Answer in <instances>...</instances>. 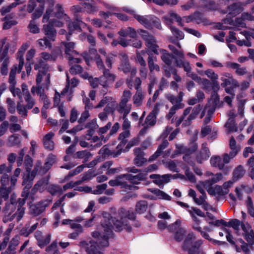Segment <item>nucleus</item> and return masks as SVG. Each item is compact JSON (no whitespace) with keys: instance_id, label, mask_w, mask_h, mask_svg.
I'll return each mask as SVG.
<instances>
[{"instance_id":"f257e3e1","label":"nucleus","mask_w":254,"mask_h":254,"mask_svg":"<svg viewBox=\"0 0 254 254\" xmlns=\"http://www.w3.org/2000/svg\"><path fill=\"white\" fill-rule=\"evenodd\" d=\"M103 217L104 220L101 225L104 228V234L94 231L92 232V236L97 239L96 242L90 241L87 243L84 241L80 242L81 246L85 248L89 254H103L100 250L101 248L108 247L109 239L113 234L112 229H114L116 232H120L125 227L124 220H122L121 217L119 220L108 213H104Z\"/></svg>"},{"instance_id":"f03ea898","label":"nucleus","mask_w":254,"mask_h":254,"mask_svg":"<svg viewBox=\"0 0 254 254\" xmlns=\"http://www.w3.org/2000/svg\"><path fill=\"white\" fill-rule=\"evenodd\" d=\"M195 237L193 233H189L185 238L182 248L184 251H187L188 254H196L198 253L199 248L202 244L203 241L199 240L193 242Z\"/></svg>"},{"instance_id":"7ed1b4c3","label":"nucleus","mask_w":254,"mask_h":254,"mask_svg":"<svg viewBox=\"0 0 254 254\" xmlns=\"http://www.w3.org/2000/svg\"><path fill=\"white\" fill-rule=\"evenodd\" d=\"M139 35L145 42V45L147 47L146 53L147 54H154L159 55V46L156 43V40L155 37L150 34L147 31L140 29L138 31Z\"/></svg>"},{"instance_id":"20e7f679","label":"nucleus","mask_w":254,"mask_h":254,"mask_svg":"<svg viewBox=\"0 0 254 254\" xmlns=\"http://www.w3.org/2000/svg\"><path fill=\"white\" fill-rule=\"evenodd\" d=\"M134 18L146 28L149 29L154 27L159 30L162 29L160 20L153 15H135Z\"/></svg>"},{"instance_id":"39448f33","label":"nucleus","mask_w":254,"mask_h":254,"mask_svg":"<svg viewBox=\"0 0 254 254\" xmlns=\"http://www.w3.org/2000/svg\"><path fill=\"white\" fill-rule=\"evenodd\" d=\"M45 0H29L27 6V11L28 13H32L35 8L38 6L37 8L32 14V19L35 20L40 18L43 13L45 8Z\"/></svg>"},{"instance_id":"423d86ee","label":"nucleus","mask_w":254,"mask_h":254,"mask_svg":"<svg viewBox=\"0 0 254 254\" xmlns=\"http://www.w3.org/2000/svg\"><path fill=\"white\" fill-rule=\"evenodd\" d=\"M63 25V23L61 21L54 19H51L48 24L43 25L42 30L46 37L48 38L50 41L54 42L56 40L57 33L54 26L62 27Z\"/></svg>"},{"instance_id":"0eeeda50","label":"nucleus","mask_w":254,"mask_h":254,"mask_svg":"<svg viewBox=\"0 0 254 254\" xmlns=\"http://www.w3.org/2000/svg\"><path fill=\"white\" fill-rule=\"evenodd\" d=\"M16 208V204L11 199L10 203L7 202L5 203L4 207L2 210V213L4 215L3 218V222L6 223L12 221L16 216V214H12L13 212L15 210Z\"/></svg>"},{"instance_id":"6e6552de","label":"nucleus","mask_w":254,"mask_h":254,"mask_svg":"<svg viewBox=\"0 0 254 254\" xmlns=\"http://www.w3.org/2000/svg\"><path fill=\"white\" fill-rule=\"evenodd\" d=\"M83 24L84 23L82 22L80 17L77 16V15H75L74 20L69 21L68 23V34L66 36L67 41L70 40V37L72 34L73 31H82L81 25Z\"/></svg>"},{"instance_id":"1a4fd4ad","label":"nucleus","mask_w":254,"mask_h":254,"mask_svg":"<svg viewBox=\"0 0 254 254\" xmlns=\"http://www.w3.org/2000/svg\"><path fill=\"white\" fill-rule=\"evenodd\" d=\"M9 48V44L5 46L1 55L0 56V62H2L0 68V72L2 75H6L8 73V64L9 63L8 52Z\"/></svg>"},{"instance_id":"9d476101","label":"nucleus","mask_w":254,"mask_h":254,"mask_svg":"<svg viewBox=\"0 0 254 254\" xmlns=\"http://www.w3.org/2000/svg\"><path fill=\"white\" fill-rule=\"evenodd\" d=\"M147 174L146 173H140L136 175H132L130 174H126L119 176L120 179L125 178L127 180L129 181L133 184H139V181L145 180Z\"/></svg>"},{"instance_id":"9b49d317","label":"nucleus","mask_w":254,"mask_h":254,"mask_svg":"<svg viewBox=\"0 0 254 254\" xmlns=\"http://www.w3.org/2000/svg\"><path fill=\"white\" fill-rule=\"evenodd\" d=\"M213 84L211 98L208 100L207 104L217 107L220 102L219 96L217 94V92L220 89V86L219 83L216 82H214Z\"/></svg>"},{"instance_id":"f8f14e48","label":"nucleus","mask_w":254,"mask_h":254,"mask_svg":"<svg viewBox=\"0 0 254 254\" xmlns=\"http://www.w3.org/2000/svg\"><path fill=\"white\" fill-rule=\"evenodd\" d=\"M46 202V201H41L34 205H31L30 207L31 214L34 216H37L42 213L48 205V203H45Z\"/></svg>"},{"instance_id":"ddd939ff","label":"nucleus","mask_w":254,"mask_h":254,"mask_svg":"<svg viewBox=\"0 0 254 254\" xmlns=\"http://www.w3.org/2000/svg\"><path fill=\"white\" fill-rule=\"evenodd\" d=\"M210 156L209 148L204 144H202L201 150L196 154L195 159L199 164L202 163L204 160H207Z\"/></svg>"},{"instance_id":"4468645a","label":"nucleus","mask_w":254,"mask_h":254,"mask_svg":"<svg viewBox=\"0 0 254 254\" xmlns=\"http://www.w3.org/2000/svg\"><path fill=\"white\" fill-rule=\"evenodd\" d=\"M134 151L136 154L133 159L134 164L137 167L143 166L147 162V159L144 157V153L140 148H135Z\"/></svg>"},{"instance_id":"2eb2a0df","label":"nucleus","mask_w":254,"mask_h":254,"mask_svg":"<svg viewBox=\"0 0 254 254\" xmlns=\"http://www.w3.org/2000/svg\"><path fill=\"white\" fill-rule=\"evenodd\" d=\"M158 103H156L153 110L148 115L145 119V123L149 126L154 125L156 123V117L159 112Z\"/></svg>"},{"instance_id":"dca6fc26","label":"nucleus","mask_w":254,"mask_h":254,"mask_svg":"<svg viewBox=\"0 0 254 254\" xmlns=\"http://www.w3.org/2000/svg\"><path fill=\"white\" fill-rule=\"evenodd\" d=\"M160 53L161 54V59L162 61L168 66H170L172 63V60L176 59V56L163 49H160Z\"/></svg>"},{"instance_id":"f3484780","label":"nucleus","mask_w":254,"mask_h":254,"mask_svg":"<svg viewBox=\"0 0 254 254\" xmlns=\"http://www.w3.org/2000/svg\"><path fill=\"white\" fill-rule=\"evenodd\" d=\"M119 214L122 217V220L127 218L131 220H134L136 218V213L132 210H127L122 207L119 210Z\"/></svg>"},{"instance_id":"a211bd4d","label":"nucleus","mask_w":254,"mask_h":254,"mask_svg":"<svg viewBox=\"0 0 254 254\" xmlns=\"http://www.w3.org/2000/svg\"><path fill=\"white\" fill-rule=\"evenodd\" d=\"M226 66L229 68L235 69L236 74L239 75H244L247 72L246 67H240V65L236 63L228 62L226 63Z\"/></svg>"},{"instance_id":"6ab92c4d","label":"nucleus","mask_w":254,"mask_h":254,"mask_svg":"<svg viewBox=\"0 0 254 254\" xmlns=\"http://www.w3.org/2000/svg\"><path fill=\"white\" fill-rule=\"evenodd\" d=\"M121 179L119 178V176L115 180H111L109 181V184L111 186H122V188H125L126 189H128L130 190H132V188H138L137 187L133 186L132 185H128L126 184V182H123L120 180Z\"/></svg>"},{"instance_id":"aec40b11","label":"nucleus","mask_w":254,"mask_h":254,"mask_svg":"<svg viewBox=\"0 0 254 254\" xmlns=\"http://www.w3.org/2000/svg\"><path fill=\"white\" fill-rule=\"evenodd\" d=\"M228 14L232 16H235L240 13L242 8L239 3H234L227 7Z\"/></svg>"},{"instance_id":"412c9836","label":"nucleus","mask_w":254,"mask_h":254,"mask_svg":"<svg viewBox=\"0 0 254 254\" xmlns=\"http://www.w3.org/2000/svg\"><path fill=\"white\" fill-rule=\"evenodd\" d=\"M92 156L91 153L87 150L78 151L73 154V158L84 159L83 163L88 161L89 158Z\"/></svg>"},{"instance_id":"4be33fe9","label":"nucleus","mask_w":254,"mask_h":254,"mask_svg":"<svg viewBox=\"0 0 254 254\" xmlns=\"http://www.w3.org/2000/svg\"><path fill=\"white\" fill-rule=\"evenodd\" d=\"M245 174V170L243 167L241 165H238L234 170L233 175V181L234 182L237 181L242 178Z\"/></svg>"},{"instance_id":"5701e85b","label":"nucleus","mask_w":254,"mask_h":254,"mask_svg":"<svg viewBox=\"0 0 254 254\" xmlns=\"http://www.w3.org/2000/svg\"><path fill=\"white\" fill-rule=\"evenodd\" d=\"M148 58V64L149 70L151 72L153 71L154 70L156 71H159L160 70L159 66L157 64L154 63V61L156 60V57L154 56L153 54H149Z\"/></svg>"},{"instance_id":"b1692460","label":"nucleus","mask_w":254,"mask_h":254,"mask_svg":"<svg viewBox=\"0 0 254 254\" xmlns=\"http://www.w3.org/2000/svg\"><path fill=\"white\" fill-rule=\"evenodd\" d=\"M98 175V172L96 170L93 169H90L87 172H85L83 174V176L81 179V180H79V181H81V184L85 181H88L92 179L94 177H96Z\"/></svg>"},{"instance_id":"393cba45","label":"nucleus","mask_w":254,"mask_h":254,"mask_svg":"<svg viewBox=\"0 0 254 254\" xmlns=\"http://www.w3.org/2000/svg\"><path fill=\"white\" fill-rule=\"evenodd\" d=\"M150 191L157 196L159 199L171 200L172 197L162 190L158 189H150Z\"/></svg>"},{"instance_id":"a878e982","label":"nucleus","mask_w":254,"mask_h":254,"mask_svg":"<svg viewBox=\"0 0 254 254\" xmlns=\"http://www.w3.org/2000/svg\"><path fill=\"white\" fill-rule=\"evenodd\" d=\"M148 208V203L146 200L138 201L135 205V211L138 214L144 213Z\"/></svg>"},{"instance_id":"bb28decb","label":"nucleus","mask_w":254,"mask_h":254,"mask_svg":"<svg viewBox=\"0 0 254 254\" xmlns=\"http://www.w3.org/2000/svg\"><path fill=\"white\" fill-rule=\"evenodd\" d=\"M210 163L212 166L218 167L219 170H222L224 168V164L222 162L221 158L219 156H213L211 158Z\"/></svg>"},{"instance_id":"cd10ccee","label":"nucleus","mask_w":254,"mask_h":254,"mask_svg":"<svg viewBox=\"0 0 254 254\" xmlns=\"http://www.w3.org/2000/svg\"><path fill=\"white\" fill-rule=\"evenodd\" d=\"M187 231L184 228L180 227L174 233V239L178 242H182L186 236Z\"/></svg>"},{"instance_id":"c85d7f7f","label":"nucleus","mask_w":254,"mask_h":254,"mask_svg":"<svg viewBox=\"0 0 254 254\" xmlns=\"http://www.w3.org/2000/svg\"><path fill=\"white\" fill-rule=\"evenodd\" d=\"M38 225V223H36L33 225L30 228L25 227L22 228L20 232V235L25 237H28L36 229Z\"/></svg>"},{"instance_id":"c756f323","label":"nucleus","mask_w":254,"mask_h":254,"mask_svg":"<svg viewBox=\"0 0 254 254\" xmlns=\"http://www.w3.org/2000/svg\"><path fill=\"white\" fill-rule=\"evenodd\" d=\"M37 42L39 46L41 47V50H44V48H46L51 49L52 47L51 41L46 37H44L43 39H39L37 41Z\"/></svg>"},{"instance_id":"7c9ffc66","label":"nucleus","mask_w":254,"mask_h":254,"mask_svg":"<svg viewBox=\"0 0 254 254\" xmlns=\"http://www.w3.org/2000/svg\"><path fill=\"white\" fill-rule=\"evenodd\" d=\"M201 80V83L203 85V89L207 91H210L211 90H213L214 82H216L219 83L218 81L214 80L212 81V82H211L208 79L206 78H202Z\"/></svg>"},{"instance_id":"2f4dec72","label":"nucleus","mask_w":254,"mask_h":254,"mask_svg":"<svg viewBox=\"0 0 254 254\" xmlns=\"http://www.w3.org/2000/svg\"><path fill=\"white\" fill-rule=\"evenodd\" d=\"M27 172V174H25L23 176V181L22 185V186H24L25 187H27L28 185H29V187H32L33 184L34 178H33L32 176L30 175V172Z\"/></svg>"},{"instance_id":"473e14b6","label":"nucleus","mask_w":254,"mask_h":254,"mask_svg":"<svg viewBox=\"0 0 254 254\" xmlns=\"http://www.w3.org/2000/svg\"><path fill=\"white\" fill-rule=\"evenodd\" d=\"M48 191L52 195H54L57 193H62L63 190L60 186L51 185L48 189Z\"/></svg>"},{"instance_id":"72a5a7b5","label":"nucleus","mask_w":254,"mask_h":254,"mask_svg":"<svg viewBox=\"0 0 254 254\" xmlns=\"http://www.w3.org/2000/svg\"><path fill=\"white\" fill-rule=\"evenodd\" d=\"M6 102L7 105V107L8 112L11 114H14L16 109L14 101L11 98H7Z\"/></svg>"},{"instance_id":"f704fd0d","label":"nucleus","mask_w":254,"mask_h":254,"mask_svg":"<svg viewBox=\"0 0 254 254\" xmlns=\"http://www.w3.org/2000/svg\"><path fill=\"white\" fill-rule=\"evenodd\" d=\"M230 131H237L238 127L235 123V120L233 118H230L225 125Z\"/></svg>"},{"instance_id":"c9c22d12","label":"nucleus","mask_w":254,"mask_h":254,"mask_svg":"<svg viewBox=\"0 0 254 254\" xmlns=\"http://www.w3.org/2000/svg\"><path fill=\"white\" fill-rule=\"evenodd\" d=\"M131 96V93L129 90H125L124 92L122 97L121 101L120 103V106H124L127 104V103L129 101V99L130 98Z\"/></svg>"},{"instance_id":"e433bc0d","label":"nucleus","mask_w":254,"mask_h":254,"mask_svg":"<svg viewBox=\"0 0 254 254\" xmlns=\"http://www.w3.org/2000/svg\"><path fill=\"white\" fill-rule=\"evenodd\" d=\"M48 67V64H46L43 61L41 60L38 64L34 65V69L39 70V72H42L43 74H46V71Z\"/></svg>"},{"instance_id":"4c0bfd02","label":"nucleus","mask_w":254,"mask_h":254,"mask_svg":"<svg viewBox=\"0 0 254 254\" xmlns=\"http://www.w3.org/2000/svg\"><path fill=\"white\" fill-rule=\"evenodd\" d=\"M143 99L142 90H138L135 95L133 96V103L139 106L141 104Z\"/></svg>"},{"instance_id":"58836bf2","label":"nucleus","mask_w":254,"mask_h":254,"mask_svg":"<svg viewBox=\"0 0 254 254\" xmlns=\"http://www.w3.org/2000/svg\"><path fill=\"white\" fill-rule=\"evenodd\" d=\"M46 252L48 254H59V252L57 249V243L55 241L52 243L46 249Z\"/></svg>"},{"instance_id":"ea45409f","label":"nucleus","mask_w":254,"mask_h":254,"mask_svg":"<svg viewBox=\"0 0 254 254\" xmlns=\"http://www.w3.org/2000/svg\"><path fill=\"white\" fill-rule=\"evenodd\" d=\"M8 142L10 144V146H14L20 144L21 141L19 137V135L14 134L9 136Z\"/></svg>"},{"instance_id":"a19ab883","label":"nucleus","mask_w":254,"mask_h":254,"mask_svg":"<svg viewBox=\"0 0 254 254\" xmlns=\"http://www.w3.org/2000/svg\"><path fill=\"white\" fill-rule=\"evenodd\" d=\"M170 30L174 35V36L177 39H179L180 40H182L184 39V33L182 31L179 30L177 28H176L175 26H171L170 27Z\"/></svg>"},{"instance_id":"79ce46f5","label":"nucleus","mask_w":254,"mask_h":254,"mask_svg":"<svg viewBox=\"0 0 254 254\" xmlns=\"http://www.w3.org/2000/svg\"><path fill=\"white\" fill-rule=\"evenodd\" d=\"M16 70L17 66L16 65H15L14 68H12L11 69V70L9 73V83L10 84L12 85L13 86H15L16 83L15 80Z\"/></svg>"},{"instance_id":"37998d69","label":"nucleus","mask_w":254,"mask_h":254,"mask_svg":"<svg viewBox=\"0 0 254 254\" xmlns=\"http://www.w3.org/2000/svg\"><path fill=\"white\" fill-rule=\"evenodd\" d=\"M16 109L19 115H21L24 117L27 116V110L26 106L21 105L20 102H18L17 104Z\"/></svg>"},{"instance_id":"c03bdc74","label":"nucleus","mask_w":254,"mask_h":254,"mask_svg":"<svg viewBox=\"0 0 254 254\" xmlns=\"http://www.w3.org/2000/svg\"><path fill=\"white\" fill-rule=\"evenodd\" d=\"M247 207L248 209V213L251 216H254V207L253 205V200L251 196L248 197Z\"/></svg>"},{"instance_id":"a18cd8bd","label":"nucleus","mask_w":254,"mask_h":254,"mask_svg":"<svg viewBox=\"0 0 254 254\" xmlns=\"http://www.w3.org/2000/svg\"><path fill=\"white\" fill-rule=\"evenodd\" d=\"M24 165L27 172H29L31 170L33 166V159L29 155H26L25 157Z\"/></svg>"},{"instance_id":"49530a36","label":"nucleus","mask_w":254,"mask_h":254,"mask_svg":"<svg viewBox=\"0 0 254 254\" xmlns=\"http://www.w3.org/2000/svg\"><path fill=\"white\" fill-rule=\"evenodd\" d=\"M118 110L119 113H122L124 112L123 118V119H125L127 115L130 112L131 108L130 107L127 106V104L124 106H120L119 105V108Z\"/></svg>"},{"instance_id":"de8ad7c7","label":"nucleus","mask_w":254,"mask_h":254,"mask_svg":"<svg viewBox=\"0 0 254 254\" xmlns=\"http://www.w3.org/2000/svg\"><path fill=\"white\" fill-rule=\"evenodd\" d=\"M83 68L79 64H74L71 66L69 69L70 73L72 75H75L78 73H81L82 72Z\"/></svg>"},{"instance_id":"09e8293b","label":"nucleus","mask_w":254,"mask_h":254,"mask_svg":"<svg viewBox=\"0 0 254 254\" xmlns=\"http://www.w3.org/2000/svg\"><path fill=\"white\" fill-rule=\"evenodd\" d=\"M168 48L173 53V55L175 56H178V57L183 59L184 58V54L183 52L178 51L173 45H169Z\"/></svg>"},{"instance_id":"8fccbe9b","label":"nucleus","mask_w":254,"mask_h":254,"mask_svg":"<svg viewBox=\"0 0 254 254\" xmlns=\"http://www.w3.org/2000/svg\"><path fill=\"white\" fill-rule=\"evenodd\" d=\"M241 222L237 219H233L229 221V227H232L236 230L239 229Z\"/></svg>"},{"instance_id":"3c124183","label":"nucleus","mask_w":254,"mask_h":254,"mask_svg":"<svg viewBox=\"0 0 254 254\" xmlns=\"http://www.w3.org/2000/svg\"><path fill=\"white\" fill-rule=\"evenodd\" d=\"M28 28L29 29L30 32L34 34L38 33L40 31L39 27L36 24H34V20L32 19L28 25Z\"/></svg>"},{"instance_id":"603ef678","label":"nucleus","mask_w":254,"mask_h":254,"mask_svg":"<svg viewBox=\"0 0 254 254\" xmlns=\"http://www.w3.org/2000/svg\"><path fill=\"white\" fill-rule=\"evenodd\" d=\"M186 18L187 23H189L192 21V20H199L202 21L200 17V14L199 12H194L193 15H189L184 17Z\"/></svg>"},{"instance_id":"864d4df0","label":"nucleus","mask_w":254,"mask_h":254,"mask_svg":"<svg viewBox=\"0 0 254 254\" xmlns=\"http://www.w3.org/2000/svg\"><path fill=\"white\" fill-rule=\"evenodd\" d=\"M104 76L106 77L108 81L112 82H114L116 78V76L110 72L109 69H104L103 71Z\"/></svg>"},{"instance_id":"5fc2aeb1","label":"nucleus","mask_w":254,"mask_h":254,"mask_svg":"<svg viewBox=\"0 0 254 254\" xmlns=\"http://www.w3.org/2000/svg\"><path fill=\"white\" fill-rule=\"evenodd\" d=\"M64 46L65 48V54L66 55V56H68V55H71L70 51L74 49L75 43L74 42L65 43Z\"/></svg>"},{"instance_id":"6e6d98bb","label":"nucleus","mask_w":254,"mask_h":254,"mask_svg":"<svg viewBox=\"0 0 254 254\" xmlns=\"http://www.w3.org/2000/svg\"><path fill=\"white\" fill-rule=\"evenodd\" d=\"M95 59L97 65L100 70L102 69L103 71L104 69H106L104 65V63L99 55L96 54L95 56Z\"/></svg>"},{"instance_id":"4d7b16f0","label":"nucleus","mask_w":254,"mask_h":254,"mask_svg":"<svg viewBox=\"0 0 254 254\" xmlns=\"http://www.w3.org/2000/svg\"><path fill=\"white\" fill-rule=\"evenodd\" d=\"M170 17L174 18L176 21L178 22V25L181 27L184 26V23L182 22V18L180 16L175 13L173 11L169 12Z\"/></svg>"},{"instance_id":"13d9d810","label":"nucleus","mask_w":254,"mask_h":254,"mask_svg":"<svg viewBox=\"0 0 254 254\" xmlns=\"http://www.w3.org/2000/svg\"><path fill=\"white\" fill-rule=\"evenodd\" d=\"M10 190L6 187L0 188V196L3 198L4 200H6L8 198Z\"/></svg>"},{"instance_id":"bf43d9fd","label":"nucleus","mask_w":254,"mask_h":254,"mask_svg":"<svg viewBox=\"0 0 254 254\" xmlns=\"http://www.w3.org/2000/svg\"><path fill=\"white\" fill-rule=\"evenodd\" d=\"M107 188V185L106 184L98 185L96 187L97 189L93 190V193L95 194H102Z\"/></svg>"},{"instance_id":"052dcab7","label":"nucleus","mask_w":254,"mask_h":254,"mask_svg":"<svg viewBox=\"0 0 254 254\" xmlns=\"http://www.w3.org/2000/svg\"><path fill=\"white\" fill-rule=\"evenodd\" d=\"M205 74L208 77L210 78L212 81L217 80L218 78V76L216 74L212 69H208L205 71Z\"/></svg>"},{"instance_id":"680f3d73","label":"nucleus","mask_w":254,"mask_h":254,"mask_svg":"<svg viewBox=\"0 0 254 254\" xmlns=\"http://www.w3.org/2000/svg\"><path fill=\"white\" fill-rule=\"evenodd\" d=\"M9 178L6 173H3L0 179V183L1 187H6V186L9 184Z\"/></svg>"},{"instance_id":"e2e57ef3","label":"nucleus","mask_w":254,"mask_h":254,"mask_svg":"<svg viewBox=\"0 0 254 254\" xmlns=\"http://www.w3.org/2000/svg\"><path fill=\"white\" fill-rule=\"evenodd\" d=\"M132 40H129V43L130 46H133L134 48L139 49L142 47V43L140 40H138L135 38H132Z\"/></svg>"},{"instance_id":"0e129e2a","label":"nucleus","mask_w":254,"mask_h":254,"mask_svg":"<svg viewBox=\"0 0 254 254\" xmlns=\"http://www.w3.org/2000/svg\"><path fill=\"white\" fill-rule=\"evenodd\" d=\"M81 184V181H77L75 182H69L63 186V190L65 191L68 189H72L77 185Z\"/></svg>"},{"instance_id":"69168bd1","label":"nucleus","mask_w":254,"mask_h":254,"mask_svg":"<svg viewBox=\"0 0 254 254\" xmlns=\"http://www.w3.org/2000/svg\"><path fill=\"white\" fill-rule=\"evenodd\" d=\"M99 154H101L102 157L105 158L106 155L110 156L112 155V152L108 148L105 147V146H104L100 149Z\"/></svg>"},{"instance_id":"338daca9","label":"nucleus","mask_w":254,"mask_h":254,"mask_svg":"<svg viewBox=\"0 0 254 254\" xmlns=\"http://www.w3.org/2000/svg\"><path fill=\"white\" fill-rule=\"evenodd\" d=\"M49 184V179L48 178H43L41 180H39L36 184L35 185L39 189L43 186H45L48 185Z\"/></svg>"},{"instance_id":"774afa93","label":"nucleus","mask_w":254,"mask_h":254,"mask_svg":"<svg viewBox=\"0 0 254 254\" xmlns=\"http://www.w3.org/2000/svg\"><path fill=\"white\" fill-rule=\"evenodd\" d=\"M245 239L250 245H253V244H254V233H249L248 232H247L245 236Z\"/></svg>"}]
</instances>
